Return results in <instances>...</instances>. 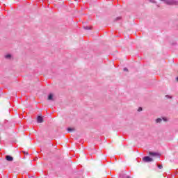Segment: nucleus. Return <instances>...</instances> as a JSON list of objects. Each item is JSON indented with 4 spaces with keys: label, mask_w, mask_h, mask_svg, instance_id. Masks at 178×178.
Here are the masks:
<instances>
[{
    "label": "nucleus",
    "mask_w": 178,
    "mask_h": 178,
    "mask_svg": "<svg viewBox=\"0 0 178 178\" xmlns=\"http://www.w3.org/2000/svg\"><path fill=\"white\" fill-rule=\"evenodd\" d=\"M165 3L167 5H176V3H177V2H176V1H175V0H168V1H165Z\"/></svg>",
    "instance_id": "obj_1"
},
{
    "label": "nucleus",
    "mask_w": 178,
    "mask_h": 178,
    "mask_svg": "<svg viewBox=\"0 0 178 178\" xmlns=\"http://www.w3.org/2000/svg\"><path fill=\"white\" fill-rule=\"evenodd\" d=\"M143 161L144 162H152L154 160L149 156H145L143 157Z\"/></svg>",
    "instance_id": "obj_2"
},
{
    "label": "nucleus",
    "mask_w": 178,
    "mask_h": 178,
    "mask_svg": "<svg viewBox=\"0 0 178 178\" xmlns=\"http://www.w3.org/2000/svg\"><path fill=\"white\" fill-rule=\"evenodd\" d=\"M6 159L9 162H12V161H13V157H12L11 156L7 155L6 156Z\"/></svg>",
    "instance_id": "obj_3"
},
{
    "label": "nucleus",
    "mask_w": 178,
    "mask_h": 178,
    "mask_svg": "<svg viewBox=\"0 0 178 178\" xmlns=\"http://www.w3.org/2000/svg\"><path fill=\"white\" fill-rule=\"evenodd\" d=\"M37 120L38 123H42V122H44V119L41 116H38Z\"/></svg>",
    "instance_id": "obj_4"
},
{
    "label": "nucleus",
    "mask_w": 178,
    "mask_h": 178,
    "mask_svg": "<svg viewBox=\"0 0 178 178\" xmlns=\"http://www.w3.org/2000/svg\"><path fill=\"white\" fill-rule=\"evenodd\" d=\"M48 101H53L54 100V95L52 93H50L47 98Z\"/></svg>",
    "instance_id": "obj_5"
},
{
    "label": "nucleus",
    "mask_w": 178,
    "mask_h": 178,
    "mask_svg": "<svg viewBox=\"0 0 178 178\" xmlns=\"http://www.w3.org/2000/svg\"><path fill=\"white\" fill-rule=\"evenodd\" d=\"M149 155H152L153 156H155L157 155L156 153H155V152H149Z\"/></svg>",
    "instance_id": "obj_6"
},
{
    "label": "nucleus",
    "mask_w": 178,
    "mask_h": 178,
    "mask_svg": "<svg viewBox=\"0 0 178 178\" xmlns=\"http://www.w3.org/2000/svg\"><path fill=\"white\" fill-rule=\"evenodd\" d=\"M161 122H162V119H161V118H157L156 120V122H157V123H161Z\"/></svg>",
    "instance_id": "obj_7"
},
{
    "label": "nucleus",
    "mask_w": 178,
    "mask_h": 178,
    "mask_svg": "<svg viewBox=\"0 0 178 178\" xmlns=\"http://www.w3.org/2000/svg\"><path fill=\"white\" fill-rule=\"evenodd\" d=\"M67 131H74V129L73 128H68Z\"/></svg>",
    "instance_id": "obj_8"
},
{
    "label": "nucleus",
    "mask_w": 178,
    "mask_h": 178,
    "mask_svg": "<svg viewBox=\"0 0 178 178\" xmlns=\"http://www.w3.org/2000/svg\"><path fill=\"white\" fill-rule=\"evenodd\" d=\"M12 56H10V54H8V55H6V58H7V59H9V58H10Z\"/></svg>",
    "instance_id": "obj_9"
},
{
    "label": "nucleus",
    "mask_w": 178,
    "mask_h": 178,
    "mask_svg": "<svg viewBox=\"0 0 178 178\" xmlns=\"http://www.w3.org/2000/svg\"><path fill=\"white\" fill-rule=\"evenodd\" d=\"M159 169H162L163 166L162 165H158Z\"/></svg>",
    "instance_id": "obj_10"
},
{
    "label": "nucleus",
    "mask_w": 178,
    "mask_h": 178,
    "mask_svg": "<svg viewBox=\"0 0 178 178\" xmlns=\"http://www.w3.org/2000/svg\"><path fill=\"white\" fill-rule=\"evenodd\" d=\"M138 111V112H141V111H143V108L140 107Z\"/></svg>",
    "instance_id": "obj_11"
},
{
    "label": "nucleus",
    "mask_w": 178,
    "mask_h": 178,
    "mask_svg": "<svg viewBox=\"0 0 178 178\" xmlns=\"http://www.w3.org/2000/svg\"><path fill=\"white\" fill-rule=\"evenodd\" d=\"M86 30H88V29H90V27H86Z\"/></svg>",
    "instance_id": "obj_12"
},
{
    "label": "nucleus",
    "mask_w": 178,
    "mask_h": 178,
    "mask_svg": "<svg viewBox=\"0 0 178 178\" xmlns=\"http://www.w3.org/2000/svg\"><path fill=\"white\" fill-rule=\"evenodd\" d=\"M24 154H26V155L29 154L28 152L26 153V152H24Z\"/></svg>",
    "instance_id": "obj_13"
},
{
    "label": "nucleus",
    "mask_w": 178,
    "mask_h": 178,
    "mask_svg": "<svg viewBox=\"0 0 178 178\" xmlns=\"http://www.w3.org/2000/svg\"><path fill=\"white\" fill-rule=\"evenodd\" d=\"M24 154H26V155L29 154L28 152L26 153V152H24Z\"/></svg>",
    "instance_id": "obj_14"
},
{
    "label": "nucleus",
    "mask_w": 178,
    "mask_h": 178,
    "mask_svg": "<svg viewBox=\"0 0 178 178\" xmlns=\"http://www.w3.org/2000/svg\"><path fill=\"white\" fill-rule=\"evenodd\" d=\"M24 154H26V155L29 154L28 152L26 153V152H24Z\"/></svg>",
    "instance_id": "obj_15"
},
{
    "label": "nucleus",
    "mask_w": 178,
    "mask_h": 178,
    "mask_svg": "<svg viewBox=\"0 0 178 178\" xmlns=\"http://www.w3.org/2000/svg\"><path fill=\"white\" fill-rule=\"evenodd\" d=\"M124 70H127V68H124Z\"/></svg>",
    "instance_id": "obj_16"
},
{
    "label": "nucleus",
    "mask_w": 178,
    "mask_h": 178,
    "mask_svg": "<svg viewBox=\"0 0 178 178\" xmlns=\"http://www.w3.org/2000/svg\"><path fill=\"white\" fill-rule=\"evenodd\" d=\"M163 120H164L165 122H166V120H165V118H163Z\"/></svg>",
    "instance_id": "obj_17"
},
{
    "label": "nucleus",
    "mask_w": 178,
    "mask_h": 178,
    "mask_svg": "<svg viewBox=\"0 0 178 178\" xmlns=\"http://www.w3.org/2000/svg\"><path fill=\"white\" fill-rule=\"evenodd\" d=\"M177 81H178V77L176 79Z\"/></svg>",
    "instance_id": "obj_18"
},
{
    "label": "nucleus",
    "mask_w": 178,
    "mask_h": 178,
    "mask_svg": "<svg viewBox=\"0 0 178 178\" xmlns=\"http://www.w3.org/2000/svg\"><path fill=\"white\" fill-rule=\"evenodd\" d=\"M118 19H120V17H118Z\"/></svg>",
    "instance_id": "obj_19"
}]
</instances>
